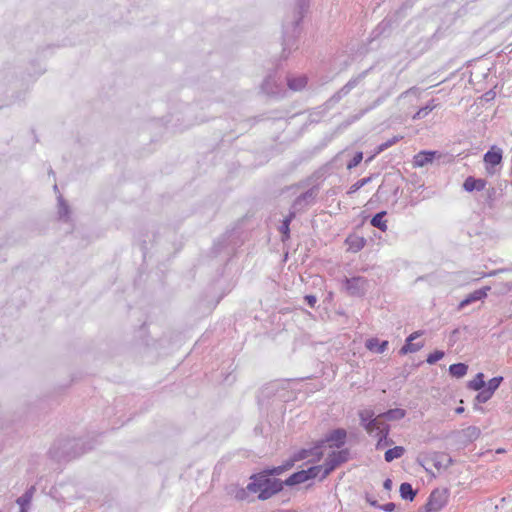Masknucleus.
<instances>
[{
    "mask_svg": "<svg viewBox=\"0 0 512 512\" xmlns=\"http://www.w3.org/2000/svg\"><path fill=\"white\" fill-rule=\"evenodd\" d=\"M292 465V463H289L284 467H274L270 470L265 471L264 474H259L252 477L253 481L247 485V489L250 492L259 493L258 498L261 500H266L270 498L271 496L282 490L283 482L278 479L269 478L268 476L280 474L285 469L292 467Z\"/></svg>",
    "mask_w": 512,
    "mask_h": 512,
    "instance_id": "f257e3e1",
    "label": "nucleus"
},
{
    "mask_svg": "<svg viewBox=\"0 0 512 512\" xmlns=\"http://www.w3.org/2000/svg\"><path fill=\"white\" fill-rule=\"evenodd\" d=\"M359 418L364 426L366 432L378 438L376 448L381 449L390 444L388 441L389 425L384 422L381 414L374 417V412L370 409H365L359 412Z\"/></svg>",
    "mask_w": 512,
    "mask_h": 512,
    "instance_id": "f03ea898",
    "label": "nucleus"
},
{
    "mask_svg": "<svg viewBox=\"0 0 512 512\" xmlns=\"http://www.w3.org/2000/svg\"><path fill=\"white\" fill-rule=\"evenodd\" d=\"M448 491L446 489H435L428 497L422 512H440L448 502Z\"/></svg>",
    "mask_w": 512,
    "mask_h": 512,
    "instance_id": "7ed1b4c3",
    "label": "nucleus"
},
{
    "mask_svg": "<svg viewBox=\"0 0 512 512\" xmlns=\"http://www.w3.org/2000/svg\"><path fill=\"white\" fill-rule=\"evenodd\" d=\"M320 469H321L320 466H314V467H310L307 470H301L296 473H293L290 477H288L285 480V484L288 486H293V485L304 483L309 479L317 477Z\"/></svg>",
    "mask_w": 512,
    "mask_h": 512,
    "instance_id": "20e7f679",
    "label": "nucleus"
},
{
    "mask_svg": "<svg viewBox=\"0 0 512 512\" xmlns=\"http://www.w3.org/2000/svg\"><path fill=\"white\" fill-rule=\"evenodd\" d=\"M503 152L502 149L496 146H492L489 151H487L484 155V162L486 164V169L488 173H492L493 171L490 167H494L499 165L502 162Z\"/></svg>",
    "mask_w": 512,
    "mask_h": 512,
    "instance_id": "39448f33",
    "label": "nucleus"
},
{
    "mask_svg": "<svg viewBox=\"0 0 512 512\" xmlns=\"http://www.w3.org/2000/svg\"><path fill=\"white\" fill-rule=\"evenodd\" d=\"M345 244L348 252L357 253L364 248L366 240L362 236L351 234L346 238Z\"/></svg>",
    "mask_w": 512,
    "mask_h": 512,
    "instance_id": "423d86ee",
    "label": "nucleus"
},
{
    "mask_svg": "<svg viewBox=\"0 0 512 512\" xmlns=\"http://www.w3.org/2000/svg\"><path fill=\"white\" fill-rule=\"evenodd\" d=\"M347 455V451H339L330 455L323 477L327 476L337 465H339L342 462H345L347 460Z\"/></svg>",
    "mask_w": 512,
    "mask_h": 512,
    "instance_id": "0eeeda50",
    "label": "nucleus"
},
{
    "mask_svg": "<svg viewBox=\"0 0 512 512\" xmlns=\"http://www.w3.org/2000/svg\"><path fill=\"white\" fill-rule=\"evenodd\" d=\"M347 433L344 429H336L332 431L326 438V442L330 447H341L346 440Z\"/></svg>",
    "mask_w": 512,
    "mask_h": 512,
    "instance_id": "6e6552de",
    "label": "nucleus"
},
{
    "mask_svg": "<svg viewBox=\"0 0 512 512\" xmlns=\"http://www.w3.org/2000/svg\"><path fill=\"white\" fill-rule=\"evenodd\" d=\"M436 155L435 151H421L413 157V167H423L431 163Z\"/></svg>",
    "mask_w": 512,
    "mask_h": 512,
    "instance_id": "1a4fd4ad",
    "label": "nucleus"
},
{
    "mask_svg": "<svg viewBox=\"0 0 512 512\" xmlns=\"http://www.w3.org/2000/svg\"><path fill=\"white\" fill-rule=\"evenodd\" d=\"M486 184L487 182L484 179H476L472 176H469L465 179L463 188L468 192H472L474 190L481 191L486 187Z\"/></svg>",
    "mask_w": 512,
    "mask_h": 512,
    "instance_id": "9d476101",
    "label": "nucleus"
},
{
    "mask_svg": "<svg viewBox=\"0 0 512 512\" xmlns=\"http://www.w3.org/2000/svg\"><path fill=\"white\" fill-rule=\"evenodd\" d=\"M421 336V332L416 331L413 332L407 339L405 345L400 349V354L405 355L407 353H412L420 350L422 345L413 344L412 341Z\"/></svg>",
    "mask_w": 512,
    "mask_h": 512,
    "instance_id": "9b49d317",
    "label": "nucleus"
},
{
    "mask_svg": "<svg viewBox=\"0 0 512 512\" xmlns=\"http://www.w3.org/2000/svg\"><path fill=\"white\" fill-rule=\"evenodd\" d=\"M489 290V287H486L484 289H479L474 292H472L470 295H468L464 300H462L459 304V308L462 309L468 304L481 300L487 296V291Z\"/></svg>",
    "mask_w": 512,
    "mask_h": 512,
    "instance_id": "f8f14e48",
    "label": "nucleus"
},
{
    "mask_svg": "<svg viewBox=\"0 0 512 512\" xmlns=\"http://www.w3.org/2000/svg\"><path fill=\"white\" fill-rule=\"evenodd\" d=\"M388 346V341L379 342L377 338H370L366 341V348L370 351L383 353Z\"/></svg>",
    "mask_w": 512,
    "mask_h": 512,
    "instance_id": "ddd939ff",
    "label": "nucleus"
},
{
    "mask_svg": "<svg viewBox=\"0 0 512 512\" xmlns=\"http://www.w3.org/2000/svg\"><path fill=\"white\" fill-rule=\"evenodd\" d=\"M384 419L389 421H395L403 419L406 415V411L401 408L390 409L387 412L381 413Z\"/></svg>",
    "mask_w": 512,
    "mask_h": 512,
    "instance_id": "4468645a",
    "label": "nucleus"
},
{
    "mask_svg": "<svg viewBox=\"0 0 512 512\" xmlns=\"http://www.w3.org/2000/svg\"><path fill=\"white\" fill-rule=\"evenodd\" d=\"M386 215L385 211L377 213L371 219V225L385 232L387 230V222L384 220V216Z\"/></svg>",
    "mask_w": 512,
    "mask_h": 512,
    "instance_id": "2eb2a0df",
    "label": "nucleus"
},
{
    "mask_svg": "<svg viewBox=\"0 0 512 512\" xmlns=\"http://www.w3.org/2000/svg\"><path fill=\"white\" fill-rule=\"evenodd\" d=\"M468 366L464 363L452 364L449 367V372L453 377L461 378L466 375Z\"/></svg>",
    "mask_w": 512,
    "mask_h": 512,
    "instance_id": "dca6fc26",
    "label": "nucleus"
},
{
    "mask_svg": "<svg viewBox=\"0 0 512 512\" xmlns=\"http://www.w3.org/2000/svg\"><path fill=\"white\" fill-rule=\"evenodd\" d=\"M404 452H405V449L402 446H395L391 449H388L385 452L384 457L387 462H391L394 459H398V458L402 457Z\"/></svg>",
    "mask_w": 512,
    "mask_h": 512,
    "instance_id": "f3484780",
    "label": "nucleus"
},
{
    "mask_svg": "<svg viewBox=\"0 0 512 512\" xmlns=\"http://www.w3.org/2000/svg\"><path fill=\"white\" fill-rule=\"evenodd\" d=\"M400 495L403 499L412 501L416 495V492L413 490L411 484L402 483L399 489Z\"/></svg>",
    "mask_w": 512,
    "mask_h": 512,
    "instance_id": "a211bd4d",
    "label": "nucleus"
},
{
    "mask_svg": "<svg viewBox=\"0 0 512 512\" xmlns=\"http://www.w3.org/2000/svg\"><path fill=\"white\" fill-rule=\"evenodd\" d=\"M485 385L484 374L478 373L472 380L468 383V388L474 391L481 390Z\"/></svg>",
    "mask_w": 512,
    "mask_h": 512,
    "instance_id": "6ab92c4d",
    "label": "nucleus"
},
{
    "mask_svg": "<svg viewBox=\"0 0 512 512\" xmlns=\"http://www.w3.org/2000/svg\"><path fill=\"white\" fill-rule=\"evenodd\" d=\"M462 433L468 441H475L480 437L481 430L476 426H469Z\"/></svg>",
    "mask_w": 512,
    "mask_h": 512,
    "instance_id": "aec40b11",
    "label": "nucleus"
},
{
    "mask_svg": "<svg viewBox=\"0 0 512 512\" xmlns=\"http://www.w3.org/2000/svg\"><path fill=\"white\" fill-rule=\"evenodd\" d=\"M307 84V79L304 76L289 79L288 85L292 90H300Z\"/></svg>",
    "mask_w": 512,
    "mask_h": 512,
    "instance_id": "412c9836",
    "label": "nucleus"
},
{
    "mask_svg": "<svg viewBox=\"0 0 512 512\" xmlns=\"http://www.w3.org/2000/svg\"><path fill=\"white\" fill-rule=\"evenodd\" d=\"M294 217V214H290L288 217H286L284 220H283V223L280 227V231L281 233L283 234V239L286 240L289 238V232H290V222L292 220V218Z\"/></svg>",
    "mask_w": 512,
    "mask_h": 512,
    "instance_id": "4be33fe9",
    "label": "nucleus"
},
{
    "mask_svg": "<svg viewBox=\"0 0 512 512\" xmlns=\"http://www.w3.org/2000/svg\"><path fill=\"white\" fill-rule=\"evenodd\" d=\"M371 178L370 177H367V178H363V179H360L359 181H357L356 183H354L349 191H348V194H353L355 193L356 191H358L360 188H362L364 185H366L368 182H370Z\"/></svg>",
    "mask_w": 512,
    "mask_h": 512,
    "instance_id": "5701e85b",
    "label": "nucleus"
},
{
    "mask_svg": "<svg viewBox=\"0 0 512 512\" xmlns=\"http://www.w3.org/2000/svg\"><path fill=\"white\" fill-rule=\"evenodd\" d=\"M365 283V280L361 277H356L352 279H347V289L351 291V294H354V291H352V288L357 285H363Z\"/></svg>",
    "mask_w": 512,
    "mask_h": 512,
    "instance_id": "b1692460",
    "label": "nucleus"
},
{
    "mask_svg": "<svg viewBox=\"0 0 512 512\" xmlns=\"http://www.w3.org/2000/svg\"><path fill=\"white\" fill-rule=\"evenodd\" d=\"M502 381L503 378L501 376L490 379L488 382L487 390L491 391L492 394H494L495 390L500 386Z\"/></svg>",
    "mask_w": 512,
    "mask_h": 512,
    "instance_id": "393cba45",
    "label": "nucleus"
},
{
    "mask_svg": "<svg viewBox=\"0 0 512 512\" xmlns=\"http://www.w3.org/2000/svg\"><path fill=\"white\" fill-rule=\"evenodd\" d=\"M492 395L491 391L484 389L477 394L475 399L478 403H485L492 397Z\"/></svg>",
    "mask_w": 512,
    "mask_h": 512,
    "instance_id": "a878e982",
    "label": "nucleus"
},
{
    "mask_svg": "<svg viewBox=\"0 0 512 512\" xmlns=\"http://www.w3.org/2000/svg\"><path fill=\"white\" fill-rule=\"evenodd\" d=\"M444 357V352L443 351H439V350H436L434 351L433 353H430L427 357V362L429 364H434L436 363L437 361H439L440 359H442Z\"/></svg>",
    "mask_w": 512,
    "mask_h": 512,
    "instance_id": "bb28decb",
    "label": "nucleus"
},
{
    "mask_svg": "<svg viewBox=\"0 0 512 512\" xmlns=\"http://www.w3.org/2000/svg\"><path fill=\"white\" fill-rule=\"evenodd\" d=\"M402 139V136H394L393 138H391L390 140H388L387 142L381 144L378 148V151L377 152H382L384 151L385 149L389 148L390 146L396 144L397 142H399L400 140Z\"/></svg>",
    "mask_w": 512,
    "mask_h": 512,
    "instance_id": "cd10ccee",
    "label": "nucleus"
},
{
    "mask_svg": "<svg viewBox=\"0 0 512 512\" xmlns=\"http://www.w3.org/2000/svg\"><path fill=\"white\" fill-rule=\"evenodd\" d=\"M362 159H363V153L357 152L354 155V157L352 158V160H350L349 163L347 164V168L352 169V168L358 166L361 163Z\"/></svg>",
    "mask_w": 512,
    "mask_h": 512,
    "instance_id": "c85d7f7f",
    "label": "nucleus"
},
{
    "mask_svg": "<svg viewBox=\"0 0 512 512\" xmlns=\"http://www.w3.org/2000/svg\"><path fill=\"white\" fill-rule=\"evenodd\" d=\"M32 497V492H27L24 496L17 499V503L23 508L25 505H27Z\"/></svg>",
    "mask_w": 512,
    "mask_h": 512,
    "instance_id": "c756f323",
    "label": "nucleus"
},
{
    "mask_svg": "<svg viewBox=\"0 0 512 512\" xmlns=\"http://www.w3.org/2000/svg\"><path fill=\"white\" fill-rule=\"evenodd\" d=\"M434 108H435V106H434V105H432V106H427V107H425V108H422V109H420V110L416 113V115L414 116V118H420V117H422V116H425V115H427L429 112H431Z\"/></svg>",
    "mask_w": 512,
    "mask_h": 512,
    "instance_id": "7c9ffc66",
    "label": "nucleus"
},
{
    "mask_svg": "<svg viewBox=\"0 0 512 512\" xmlns=\"http://www.w3.org/2000/svg\"><path fill=\"white\" fill-rule=\"evenodd\" d=\"M305 300L307 301L308 305L310 307H314L316 303V297L313 295H307L305 296Z\"/></svg>",
    "mask_w": 512,
    "mask_h": 512,
    "instance_id": "2f4dec72",
    "label": "nucleus"
},
{
    "mask_svg": "<svg viewBox=\"0 0 512 512\" xmlns=\"http://www.w3.org/2000/svg\"><path fill=\"white\" fill-rule=\"evenodd\" d=\"M382 510L386 512H392L395 509V504L392 502L384 504L382 507Z\"/></svg>",
    "mask_w": 512,
    "mask_h": 512,
    "instance_id": "473e14b6",
    "label": "nucleus"
},
{
    "mask_svg": "<svg viewBox=\"0 0 512 512\" xmlns=\"http://www.w3.org/2000/svg\"><path fill=\"white\" fill-rule=\"evenodd\" d=\"M384 487H385V489H387V490H390V489H391V487H392V481H391V479H386V480H385V482H384Z\"/></svg>",
    "mask_w": 512,
    "mask_h": 512,
    "instance_id": "72a5a7b5",
    "label": "nucleus"
},
{
    "mask_svg": "<svg viewBox=\"0 0 512 512\" xmlns=\"http://www.w3.org/2000/svg\"><path fill=\"white\" fill-rule=\"evenodd\" d=\"M455 412H456L457 414H461V413H463V412H464V408H463V407H458V408H456Z\"/></svg>",
    "mask_w": 512,
    "mask_h": 512,
    "instance_id": "f704fd0d",
    "label": "nucleus"
}]
</instances>
